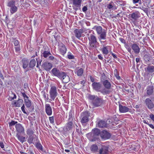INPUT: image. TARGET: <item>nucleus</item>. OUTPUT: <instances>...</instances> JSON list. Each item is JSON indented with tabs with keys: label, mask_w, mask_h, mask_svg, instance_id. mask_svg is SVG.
Masks as SVG:
<instances>
[{
	"label": "nucleus",
	"mask_w": 154,
	"mask_h": 154,
	"mask_svg": "<svg viewBox=\"0 0 154 154\" xmlns=\"http://www.w3.org/2000/svg\"><path fill=\"white\" fill-rule=\"evenodd\" d=\"M148 125L151 128H152V129H154V126L152 124H150L149 123V124Z\"/></svg>",
	"instance_id": "obj_64"
},
{
	"label": "nucleus",
	"mask_w": 154,
	"mask_h": 154,
	"mask_svg": "<svg viewBox=\"0 0 154 154\" xmlns=\"http://www.w3.org/2000/svg\"><path fill=\"white\" fill-rule=\"evenodd\" d=\"M28 62L27 61H24L23 64V67L24 69L26 68L28 66Z\"/></svg>",
	"instance_id": "obj_49"
},
{
	"label": "nucleus",
	"mask_w": 154,
	"mask_h": 154,
	"mask_svg": "<svg viewBox=\"0 0 154 154\" xmlns=\"http://www.w3.org/2000/svg\"><path fill=\"white\" fill-rule=\"evenodd\" d=\"M25 105L23 104L21 107V110L24 113L26 114V112L25 110Z\"/></svg>",
	"instance_id": "obj_57"
},
{
	"label": "nucleus",
	"mask_w": 154,
	"mask_h": 154,
	"mask_svg": "<svg viewBox=\"0 0 154 154\" xmlns=\"http://www.w3.org/2000/svg\"><path fill=\"white\" fill-rule=\"evenodd\" d=\"M61 80L64 83H67L70 81V78L69 76L67 75L66 73L63 72V74L59 79Z\"/></svg>",
	"instance_id": "obj_10"
},
{
	"label": "nucleus",
	"mask_w": 154,
	"mask_h": 154,
	"mask_svg": "<svg viewBox=\"0 0 154 154\" xmlns=\"http://www.w3.org/2000/svg\"><path fill=\"white\" fill-rule=\"evenodd\" d=\"M88 99L91 101L93 105L95 107L100 106L103 102V100L98 97L97 96L89 95Z\"/></svg>",
	"instance_id": "obj_1"
},
{
	"label": "nucleus",
	"mask_w": 154,
	"mask_h": 154,
	"mask_svg": "<svg viewBox=\"0 0 154 154\" xmlns=\"http://www.w3.org/2000/svg\"><path fill=\"white\" fill-rule=\"evenodd\" d=\"M75 73L76 74L79 76H82L84 70L82 68H80L79 69H76L75 70Z\"/></svg>",
	"instance_id": "obj_30"
},
{
	"label": "nucleus",
	"mask_w": 154,
	"mask_h": 154,
	"mask_svg": "<svg viewBox=\"0 0 154 154\" xmlns=\"http://www.w3.org/2000/svg\"><path fill=\"white\" fill-rule=\"evenodd\" d=\"M74 32L75 37L79 39L82 36V34L83 33L82 29H76L74 31Z\"/></svg>",
	"instance_id": "obj_19"
},
{
	"label": "nucleus",
	"mask_w": 154,
	"mask_h": 154,
	"mask_svg": "<svg viewBox=\"0 0 154 154\" xmlns=\"http://www.w3.org/2000/svg\"><path fill=\"white\" fill-rule=\"evenodd\" d=\"M17 122L14 121L12 120L11 122H9V127H11L17 124Z\"/></svg>",
	"instance_id": "obj_48"
},
{
	"label": "nucleus",
	"mask_w": 154,
	"mask_h": 154,
	"mask_svg": "<svg viewBox=\"0 0 154 154\" xmlns=\"http://www.w3.org/2000/svg\"><path fill=\"white\" fill-rule=\"evenodd\" d=\"M73 120V119L72 116V113H70L69 115V118H68V122L69 121H72Z\"/></svg>",
	"instance_id": "obj_54"
},
{
	"label": "nucleus",
	"mask_w": 154,
	"mask_h": 154,
	"mask_svg": "<svg viewBox=\"0 0 154 154\" xmlns=\"http://www.w3.org/2000/svg\"><path fill=\"white\" fill-rule=\"evenodd\" d=\"M38 138L36 135L29 136L28 138L27 142L29 144L33 143L34 144L38 142Z\"/></svg>",
	"instance_id": "obj_9"
},
{
	"label": "nucleus",
	"mask_w": 154,
	"mask_h": 154,
	"mask_svg": "<svg viewBox=\"0 0 154 154\" xmlns=\"http://www.w3.org/2000/svg\"><path fill=\"white\" fill-rule=\"evenodd\" d=\"M24 103L26 106L27 108L30 107L31 105V103L28 98L24 100Z\"/></svg>",
	"instance_id": "obj_36"
},
{
	"label": "nucleus",
	"mask_w": 154,
	"mask_h": 154,
	"mask_svg": "<svg viewBox=\"0 0 154 154\" xmlns=\"http://www.w3.org/2000/svg\"><path fill=\"white\" fill-rule=\"evenodd\" d=\"M21 94L23 97L24 100L28 98V97L26 95L24 92H23V91H21Z\"/></svg>",
	"instance_id": "obj_52"
},
{
	"label": "nucleus",
	"mask_w": 154,
	"mask_h": 154,
	"mask_svg": "<svg viewBox=\"0 0 154 154\" xmlns=\"http://www.w3.org/2000/svg\"><path fill=\"white\" fill-rule=\"evenodd\" d=\"M12 95L13 96V97H11V96H9L8 100L9 101H11L12 100H14V99H16L17 97V96L16 95V94H14L12 93Z\"/></svg>",
	"instance_id": "obj_45"
},
{
	"label": "nucleus",
	"mask_w": 154,
	"mask_h": 154,
	"mask_svg": "<svg viewBox=\"0 0 154 154\" xmlns=\"http://www.w3.org/2000/svg\"><path fill=\"white\" fill-rule=\"evenodd\" d=\"M154 88L153 85L147 86L146 89L147 95L149 96L152 95L154 92Z\"/></svg>",
	"instance_id": "obj_16"
},
{
	"label": "nucleus",
	"mask_w": 154,
	"mask_h": 154,
	"mask_svg": "<svg viewBox=\"0 0 154 154\" xmlns=\"http://www.w3.org/2000/svg\"><path fill=\"white\" fill-rule=\"evenodd\" d=\"M20 134L19 133H17L16 137L19 141L22 143H23L26 141V138L25 137L20 136Z\"/></svg>",
	"instance_id": "obj_31"
},
{
	"label": "nucleus",
	"mask_w": 154,
	"mask_h": 154,
	"mask_svg": "<svg viewBox=\"0 0 154 154\" xmlns=\"http://www.w3.org/2000/svg\"><path fill=\"white\" fill-rule=\"evenodd\" d=\"M109 147L107 145H103L99 150L100 154H108Z\"/></svg>",
	"instance_id": "obj_13"
},
{
	"label": "nucleus",
	"mask_w": 154,
	"mask_h": 154,
	"mask_svg": "<svg viewBox=\"0 0 154 154\" xmlns=\"http://www.w3.org/2000/svg\"><path fill=\"white\" fill-rule=\"evenodd\" d=\"M43 93V96L44 97L46 100H48V95H47V94L45 91H44L42 92Z\"/></svg>",
	"instance_id": "obj_56"
},
{
	"label": "nucleus",
	"mask_w": 154,
	"mask_h": 154,
	"mask_svg": "<svg viewBox=\"0 0 154 154\" xmlns=\"http://www.w3.org/2000/svg\"><path fill=\"white\" fill-rule=\"evenodd\" d=\"M14 49L16 52H19L20 51L21 49L20 45L15 46Z\"/></svg>",
	"instance_id": "obj_46"
},
{
	"label": "nucleus",
	"mask_w": 154,
	"mask_h": 154,
	"mask_svg": "<svg viewBox=\"0 0 154 154\" xmlns=\"http://www.w3.org/2000/svg\"><path fill=\"white\" fill-rule=\"evenodd\" d=\"M35 146L39 151H43L42 146L40 143L37 142L35 143Z\"/></svg>",
	"instance_id": "obj_32"
},
{
	"label": "nucleus",
	"mask_w": 154,
	"mask_h": 154,
	"mask_svg": "<svg viewBox=\"0 0 154 154\" xmlns=\"http://www.w3.org/2000/svg\"><path fill=\"white\" fill-rule=\"evenodd\" d=\"M98 35H99V39L100 40L101 39L105 40L106 39V32L105 29H103V31Z\"/></svg>",
	"instance_id": "obj_26"
},
{
	"label": "nucleus",
	"mask_w": 154,
	"mask_h": 154,
	"mask_svg": "<svg viewBox=\"0 0 154 154\" xmlns=\"http://www.w3.org/2000/svg\"><path fill=\"white\" fill-rule=\"evenodd\" d=\"M112 4H114L113 2L112 1L110 2L109 4L107 5V8L109 9H111L113 8V6L112 5Z\"/></svg>",
	"instance_id": "obj_47"
},
{
	"label": "nucleus",
	"mask_w": 154,
	"mask_h": 154,
	"mask_svg": "<svg viewBox=\"0 0 154 154\" xmlns=\"http://www.w3.org/2000/svg\"><path fill=\"white\" fill-rule=\"evenodd\" d=\"M26 133L29 136H32L34 133V131L32 128H28L26 131Z\"/></svg>",
	"instance_id": "obj_38"
},
{
	"label": "nucleus",
	"mask_w": 154,
	"mask_h": 154,
	"mask_svg": "<svg viewBox=\"0 0 154 154\" xmlns=\"http://www.w3.org/2000/svg\"><path fill=\"white\" fill-rule=\"evenodd\" d=\"M131 48L136 54H138L140 52V48L139 46L136 44H133L131 46Z\"/></svg>",
	"instance_id": "obj_21"
},
{
	"label": "nucleus",
	"mask_w": 154,
	"mask_h": 154,
	"mask_svg": "<svg viewBox=\"0 0 154 154\" xmlns=\"http://www.w3.org/2000/svg\"><path fill=\"white\" fill-rule=\"evenodd\" d=\"M119 110L120 112L125 113L128 112L129 109L127 107L122 106L121 104L119 105Z\"/></svg>",
	"instance_id": "obj_22"
},
{
	"label": "nucleus",
	"mask_w": 154,
	"mask_h": 154,
	"mask_svg": "<svg viewBox=\"0 0 154 154\" xmlns=\"http://www.w3.org/2000/svg\"><path fill=\"white\" fill-rule=\"evenodd\" d=\"M89 115L88 112H83L82 116V118L81 120V122L82 123H85L88 121Z\"/></svg>",
	"instance_id": "obj_14"
},
{
	"label": "nucleus",
	"mask_w": 154,
	"mask_h": 154,
	"mask_svg": "<svg viewBox=\"0 0 154 154\" xmlns=\"http://www.w3.org/2000/svg\"><path fill=\"white\" fill-rule=\"evenodd\" d=\"M140 58H137L136 59V61L137 64H139L140 63Z\"/></svg>",
	"instance_id": "obj_60"
},
{
	"label": "nucleus",
	"mask_w": 154,
	"mask_h": 154,
	"mask_svg": "<svg viewBox=\"0 0 154 154\" xmlns=\"http://www.w3.org/2000/svg\"><path fill=\"white\" fill-rule=\"evenodd\" d=\"M92 131L94 135L98 136L99 134L100 135V131L97 128H94L92 130Z\"/></svg>",
	"instance_id": "obj_35"
},
{
	"label": "nucleus",
	"mask_w": 154,
	"mask_h": 154,
	"mask_svg": "<svg viewBox=\"0 0 154 154\" xmlns=\"http://www.w3.org/2000/svg\"><path fill=\"white\" fill-rule=\"evenodd\" d=\"M51 72L53 75L60 79L63 72L60 71L57 69L54 68L51 70Z\"/></svg>",
	"instance_id": "obj_5"
},
{
	"label": "nucleus",
	"mask_w": 154,
	"mask_h": 154,
	"mask_svg": "<svg viewBox=\"0 0 154 154\" xmlns=\"http://www.w3.org/2000/svg\"><path fill=\"white\" fill-rule=\"evenodd\" d=\"M129 18L133 22L135 21L140 17V14L138 11H136L129 15Z\"/></svg>",
	"instance_id": "obj_3"
},
{
	"label": "nucleus",
	"mask_w": 154,
	"mask_h": 154,
	"mask_svg": "<svg viewBox=\"0 0 154 154\" xmlns=\"http://www.w3.org/2000/svg\"><path fill=\"white\" fill-rule=\"evenodd\" d=\"M132 2L134 4L138 3L139 5L142 4L141 0H132Z\"/></svg>",
	"instance_id": "obj_50"
},
{
	"label": "nucleus",
	"mask_w": 154,
	"mask_h": 154,
	"mask_svg": "<svg viewBox=\"0 0 154 154\" xmlns=\"http://www.w3.org/2000/svg\"><path fill=\"white\" fill-rule=\"evenodd\" d=\"M15 2L14 0L9 1L7 4V6L8 7H11L15 5Z\"/></svg>",
	"instance_id": "obj_41"
},
{
	"label": "nucleus",
	"mask_w": 154,
	"mask_h": 154,
	"mask_svg": "<svg viewBox=\"0 0 154 154\" xmlns=\"http://www.w3.org/2000/svg\"><path fill=\"white\" fill-rule=\"evenodd\" d=\"M119 40L123 43H125V40L123 38H119Z\"/></svg>",
	"instance_id": "obj_59"
},
{
	"label": "nucleus",
	"mask_w": 154,
	"mask_h": 154,
	"mask_svg": "<svg viewBox=\"0 0 154 154\" xmlns=\"http://www.w3.org/2000/svg\"><path fill=\"white\" fill-rule=\"evenodd\" d=\"M145 103L149 109H152L154 107V105L152 100L149 98H146L145 100Z\"/></svg>",
	"instance_id": "obj_18"
},
{
	"label": "nucleus",
	"mask_w": 154,
	"mask_h": 154,
	"mask_svg": "<svg viewBox=\"0 0 154 154\" xmlns=\"http://www.w3.org/2000/svg\"><path fill=\"white\" fill-rule=\"evenodd\" d=\"M89 40V45L91 48H96V45L98 44L96 37L93 35L91 34L88 38Z\"/></svg>",
	"instance_id": "obj_2"
},
{
	"label": "nucleus",
	"mask_w": 154,
	"mask_h": 154,
	"mask_svg": "<svg viewBox=\"0 0 154 154\" xmlns=\"http://www.w3.org/2000/svg\"><path fill=\"white\" fill-rule=\"evenodd\" d=\"M100 92L103 94H106L109 93V91L106 90L105 89H104L101 91L100 90Z\"/></svg>",
	"instance_id": "obj_51"
},
{
	"label": "nucleus",
	"mask_w": 154,
	"mask_h": 154,
	"mask_svg": "<svg viewBox=\"0 0 154 154\" xmlns=\"http://www.w3.org/2000/svg\"><path fill=\"white\" fill-rule=\"evenodd\" d=\"M98 149L97 146L95 144L92 145L91 147V149L93 152H96L98 150Z\"/></svg>",
	"instance_id": "obj_33"
},
{
	"label": "nucleus",
	"mask_w": 154,
	"mask_h": 154,
	"mask_svg": "<svg viewBox=\"0 0 154 154\" xmlns=\"http://www.w3.org/2000/svg\"><path fill=\"white\" fill-rule=\"evenodd\" d=\"M49 120L51 123L53 124L54 123V118L53 116L49 117Z\"/></svg>",
	"instance_id": "obj_55"
},
{
	"label": "nucleus",
	"mask_w": 154,
	"mask_h": 154,
	"mask_svg": "<svg viewBox=\"0 0 154 154\" xmlns=\"http://www.w3.org/2000/svg\"><path fill=\"white\" fill-rule=\"evenodd\" d=\"M114 74L116 78L118 80L120 79V77L119 75V73H118L117 70L116 69H115L114 71Z\"/></svg>",
	"instance_id": "obj_42"
},
{
	"label": "nucleus",
	"mask_w": 154,
	"mask_h": 154,
	"mask_svg": "<svg viewBox=\"0 0 154 154\" xmlns=\"http://www.w3.org/2000/svg\"><path fill=\"white\" fill-rule=\"evenodd\" d=\"M15 127L16 131L17 132V133L24 134V128L22 125L20 123L17 124H16Z\"/></svg>",
	"instance_id": "obj_7"
},
{
	"label": "nucleus",
	"mask_w": 154,
	"mask_h": 154,
	"mask_svg": "<svg viewBox=\"0 0 154 154\" xmlns=\"http://www.w3.org/2000/svg\"><path fill=\"white\" fill-rule=\"evenodd\" d=\"M108 46H103V47L101 49V50L102 53L105 55H107L109 53V50H108Z\"/></svg>",
	"instance_id": "obj_29"
},
{
	"label": "nucleus",
	"mask_w": 154,
	"mask_h": 154,
	"mask_svg": "<svg viewBox=\"0 0 154 154\" xmlns=\"http://www.w3.org/2000/svg\"><path fill=\"white\" fill-rule=\"evenodd\" d=\"M13 42L15 46L20 45L19 41L16 38L14 39V41Z\"/></svg>",
	"instance_id": "obj_44"
},
{
	"label": "nucleus",
	"mask_w": 154,
	"mask_h": 154,
	"mask_svg": "<svg viewBox=\"0 0 154 154\" xmlns=\"http://www.w3.org/2000/svg\"><path fill=\"white\" fill-rule=\"evenodd\" d=\"M102 83L105 88L107 89H109L111 87V84L108 80H106L102 82Z\"/></svg>",
	"instance_id": "obj_27"
},
{
	"label": "nucleus",
	"mask_w": 154,
	"mask_h": 154,
	"mask_svg": "<svg viewBox=\"0 0 154 154\" xmlns=\"http://www.w3.org/2000/svg\"><path fill=\"white\" fill-rule=\"evenodd\" d=\"M126 2L124 1L118 0L116 1V4L120 6H124L126 4Z\"/></svg>",
	"instance_id": "obj_37"
},
{
	"label": "nucleus",
	"mask_w": 154,
	"mask_h": 154,
	"mask_svg": "<svg viewBox=\"0 0 154 154\" xmlns=\"http://www.w3.org/2000/svg\"><path fill=\"white\" fill-rule=\"evenodd\" d=\"M23 100L22 99H18L17 100L15 101L12 104L14 105L15 107H20L23 104Z\"/></svg>",
	"instance_id": "obj_23"
},
{
	"label": "nucleus",
	"mask_w": 154,
	"mask_h": 154,
	"mask_svg": "<svg viewBox=\"0 0 154 154\" xmlns=\"http://www.w3.org/2000/svg\"><path fill=\"white\" fill-rule=\"evenodd\" d=\"M17 8L15 5L10 8V12L12 14L15 13L17 11Z\"/></svg>",
	"instance_id": "obj_34"
},
{
	"label": "nucleus",
	"mask_w": 154,
	"mask_h": 154,
	"mask_svg": "<svg viewBox=\"0 0 154 154\" xmlns=\"http://www.w3.org/2000/svg\"><path fill=\"white\" fill-rule=\"evenodd\" d=\"M92 86L93 88L96 91L98 92L100 91L102 85L100 82H94L92 84Z\"/></svg>",
	"instance_id": "obj_12"
},
{
	"label": "nucleus",
	"mask_w": 154,
	"mask_h": 154,
	"mask_svg": "<svg viewBox=\"0 0 154 154\" xmlns=\"http://www.w3.org/2000/svg\"><path fill=\"white\" fill-rule=\"evenodd\" d=\"M82 10L84 12H86L88 10L87 7L86 6L83 7L82 8Z\"/></svg>",
	"instance_id": "obj_61"
},
{
	"label": "nucleus",
	"mask_w": 154,
	"mask_h": 154,
	"mask_svg": "<svg viewBox=\"0 0 154 154\" xmlns=\"http://www.w3.org/2000/svg\"><path fill=\"white\" fill-rule=\"evenodd\" d=\"M45 112L48 116H51L52 114V108L49 104H46L45 105Z\"/></svg>",
	"instance_id": "obj_17"
},
{
	"label": "nucleus",
	"mask_w": 154,
	"mask_h": 154,
	"mask_svg": "<svg viewBox=\"0 0 154 154\" xmlns=\"http://www.w3.org/2000/svg\"><path fill=\"white\" fill-rule=\"evenodd\" d=\"M59 51L62 55H64L66 53L67 49L65 45L61 44L59 45Z\"/></svg>",
	"instance_id": "obj_15"
},
{
	"label": "nucleus",
	"mask_w": 154,
	"mask_h": 154,
	"mask_svg": "<svg viewBox=\"0 0 154 154\" xmlns=\"http://www.w3.org/2000/svg\"><path fill=\"white\" fill-rule=\"evenodd\" d=\"M36 64V61L35 59H33L31 60L29 63V66L31 68L33 67Z\"/></svg>",
	"instance_id": "obj_40"
},
{
	"label": "nucleus",
	"mask_w": 154,
	"mask_h": 154,
	"mask_svg": "<svg viewBox=\"0 0 154 154\" xmlns=\"http://www.w3.org/2000/svg\"><path fill=\"white\" fill-rule=\"evenodd\" d=\"M97 125L99 128H103L106 127L107 124L104 121L100 120L98 122Z\"/></svg>",
	"instance_id": "obj_28"
},
{
	"label": "nucleus",
	"mask_w": 154,
	"mask_h": 154,
	"mask_svg": "<svg viewBox=\"0 0 154 154\" xmlns=\"http://www.w3.org/2000/svg\"><path fill=\"white\" fill-rule=\"evenodd\" d=\"M144 70L146 72L149 73H152L154 72V66L148 65L144 68Z\"/></svg>",
	"instance_id": "obj_24"
},
{
	"label": "nucleus",
	"mask_w": 154,
	"mask_h": 154,
	"mask_svg": "<svg viewBox=\"0 0 154 154\" xmlns=\"http://www.w3.org/2000/svg\"><path fill=\"white\" fill-rule=\"evenodd\" d=\"M42 66L47 71H49L52 67V64L48 62L44 63L42 65Z\"/></svg>",
	"instance_id": "obj_20"
},
{
	"label": "nucleus",
	"mask_w": 154,
	"mask_h": 154,
	"mask_svg": "<svg viewBox=\"0 0 154 154\" xmlns=\"http://www.w3.org/2000/svg\"><path fill=\"white\" fill-rule=\"evenodd\" d=\"M57 89L56 86H52L50 90V97L52 100H54L58 94Z\"/></svg>",
	"instance_id": "obj_4"
},
{
	"label": "nucleus",
	"mask_w": 154,
	"mask_h": 154,
	"mask_svg": "<svg viewBox=\"0 0 154 154\" xmlns=\"http://www.w3.org/2000/svg\"><path fill=\"white\" fill-rule=\"evenodd\" d=\"M0 146L2 149L4 148V144L2 142H0Z\"/></svg>",
	"instance_id": "obj_62"
},
{
	"label": "nucleus",
	"mask_w": 154,
	"mask_h": 154,
	"mask_svg": "<svg viewBox=\"0 0 154 154\" xmlns=\"http://www.w3.org/2000/svg\"><path fill=\"white\" fill-rule=\"evenodd\" d=\"M95 29L98 34H100L103 30V29H102V27L100 26H96Z\"/></svg>",
	"instance_id": "obj_39"
},
{
	"label": "nucleus",
	"mask_w": 154,
	"mask_h": 154,
	"mask_svg": "<svg viewBox=\"0 0 154 154\" xmlns=\"http://www.w3.org/2000/svg\"><path fill=\"white\" fill-rule=\"evenodd\" d=\"M67 57L69 59H74V55L70 52H68Z\"/></svg>",
	"instance_id": "obj_43"
},
{
	"label": "nucleus",
	"mask_w": 154,
	"mask_h": 154,
	"mask_svg": "<svg viewBox=\"0 0 154 154\" xmlns=\"http://www.w3.org/2000/svg\"><path fill=\"white\" fill-rule=\"evenodd\" d=\"M44 47L45 50H42L41 52L42 54V56L44 58H46L49 56L50 55H51V54L48 46H45Z\"/></svg>",
	"instance_id": "obj_8"
},
{
	"label": "nucleus",
	"mask_w": 154,
	"mask_h": 154,
	"mask_svg": "<svg viewBox=\"0 0 154 154\" xmlns=\"http://www.w3.org/2000/svg\"><path fill=\"white\" fill-rule=\"evenodd\" d=\"M111 136L110 134L106 131H103L100 132V136L101 138L104 140L109 139Z\"/></svg>",
	"instance_id": "obj_11"
},
{
	"label": "nucleus",
	"mask_w": 154,
	"mask_h": 154,
	"mask_svg": "<svg viewBox=\"0 0 154 154\" xmlns=\"http://www.w3.org/2000/svg\"><path fill=\"white\" fill-rule=\"evenodd\" d=\"M73 127V123L71 121L68 122L66 123L63 128V130L65 132H67L72 130Z\"/></svg>",
	"instance_id": "obj_6"
},
{
	"label": "nucleus",
	"mask_w": 154,
	"mask_h": 154,
	"mask_svg": "<svg viewBox=\"0 0 154 154\" xmlns=\"http://www.w3.org/2000/svg\"><path fill=\"white\" fill-rule=\"evenodd\" d=\"M41 61H37V64L36 66V67H39V65H40Z\"/></svg>",
	"instance_id": "obj_63"
},
{
	"label": "nucleus",
	"mask_w": 154,
	"mask_h": 154,
	"mask_svg": "<svg viewBox=\"0 0 154 154\" xmlns=\"http://www.w3.org/2000/svg\"><path fill=\"white\" fill-rule=\"evenodd\" d=\"M149 117L154 122V115L151 113L149 115Z\"/></svg>",
	"instance_id": "obj_58"
},
{
	"label": "nucleus",
	"mask_w": 154,
	"mask_h": 154,
	"mask_svg": "<svg viewBox=\"0 0 154 154\" xmlns=\"http://www.w3.org/2000/svg\"><path fill=\"white\" fill-rule=\"evenodd\" d=\"M143 58L144 60L146 62L149 61V57L147 54H145L144 55Z\"/></svg>",
	"instance_id": "obj_53"
},
{
	"label": "nucleus",
	"mask_w": 154,
	"mask_h": 154,
	"mask_svg": "<svg viewBox=\"0 0 154 154\" xmlns=\"http://www.w3.org/2000/svg\"><path fill=\"white\" fill-rule=\"evenodd\" d=\"M82 0H72L73 6L76 7H79L81 6Z\"/></svg>",
	"instance_id": "obj_25"
}]
</instances>
